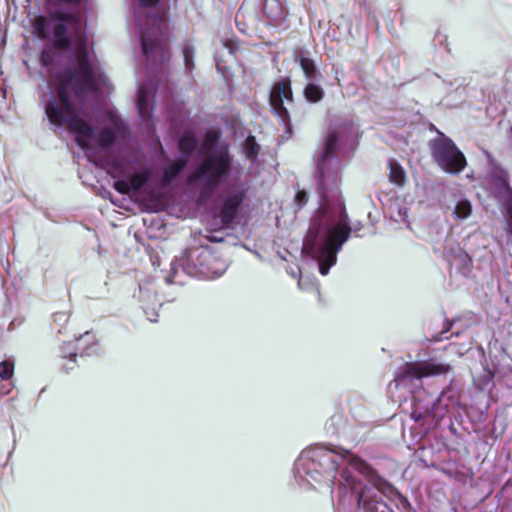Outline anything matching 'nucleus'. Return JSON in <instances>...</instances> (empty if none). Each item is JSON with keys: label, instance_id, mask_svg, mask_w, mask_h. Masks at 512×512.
<instances>
[{"label": "nucleus", "instance_id": "29", "mask_svg": "<svg viewBox=\"0 0 512 512\" xmlns=\"http://www.w3.org/2000/svg\"><path fill=\"white\" fill-rule=\"evenodd\" d=\"M182 53H183L184 64H185L186 69L192 71L194 68V62H193L194 48L192 46L186 45L183 47Z\"/></svg>", "mask_w": 512, "mask_h": 512}, {"label": "nucleus", "instance_id": "1", "mask_svg": "<svg viewBox=\"0 0 512 512\" xmlns=\"http://www.w3.org/2000/svg\"><path fill=\"white\" fill-rule=\"evenodd\" d=\"M75 58L76 70L65 68L53 76L55 96L47 100L44 110L52 125L67 128L76 135L77 145L88 149L95 129L81 118L76 102L83 100L89 92L96 91L98 82L84 42L77 47Z\"/></svg>", "mask_w": 512, "mask_h": 512}, {"label": "nucleus", "instance_id": "11", "mask_svg": "<svg viewBox=\"0 0 512 512\" xmlns=\"http://www.w3.org/2000/svg\"><path fill=\"white\" fill-rule=\"evenodd\" d=\"M53 33V48L60 51H65L71 48L72 39L68 34V26L64 23H55L52 29Z\"/></svg>", "mask_w": 512, "mask_h": 512}, {"label": "nucleus", "instance_id": "10", "mask_svg": "<svg viewBox=\"0 0 512 512\" xmlns=\"http://www.w3.org/2000/svg\"><path fill=\"white\" fill-rule=\"evenodd\" d=\"M245 199L243 191L229 194L222 202L219 217L224 228H233L239 208Z\"/></svg>", "mask_w": 512, "mask_h": 512}, {"label": "nucleus", "instance_id": "30", "mask_svg": "<svg viewBox=\"0 0 512 512\" xmlns=\"http://www.w3.org/2000/svg\"><path fill=\"white\" fill-rule=\"evenodd\" d=\"M113 188L120 194H129L131 191L129 182L125 180H117L113 184Z\"/></svg>", "mask_w": 512, "mask_h": 512}, {"label": "nucleus", "instance_id": "9", "mask_svg": "<svg viewBox=\"0 0 512 512\" xmlns=\"http://www.w3.org/2000/svg\"><path fill=\"white\" fill-rule=\"evenodd\" d=\"M161 37H151L148 33L141 34L142 51L147 61L153 64H162L170 58V49L163 31L159 27Z\"/></svg>", "mask_w": 512, "mask_h": 512}, {"label": "nucleus", "instance_id": "23", "mask_svg": "<svg viewBox=\"0 0 512 512\" xmlns=\"http://www.w3.org/2000/svg\"><path fill=\"white\" fill-rule=\"evenodd\" d=\"M137 107L139 114L143 119H147L150 117L148 97L143 89H139L138 91Z\"/></svg>", "mask_w": 512, "mask_h": 512}, {"label": "nucleus", "instance_id": "19", "mask_svg": "<svg viewBox=\"0 0 512 512\" xmlns=\"http://www.w3.org/2000/svg\"><path fill=\"white\" fill-rule=\"evenodd\" d=\"M295 60L298 61L305 77L308 80H313V79L317 78L318 76L319 77L321 76L313 59H311L309 57L301 56V57H299V59H295Z\"/></svg>", "mask_w": 512, "mask_h": 512}, {"label": "nucleus", "instance_id": "5", "mask_svg": "<svg viewBox=\"0 0 512 512\" xmlns=\"http://www.w3.org/2000/svg\"><path fill=\"white\" fill-rule=\"evenodd\" d=\"M429 147L433 161L446 173L458 174L467 166L463 152L444 134L441 133L440 137L431 140Z\"/></svg>", "mask_w": 512, "mask_h": 512}, {"label": "nucleus", "instance_id": "32", "mask_svg": "<svg viewBox=\"0 0 512 512\" xmlns=\"http://www.w3.org/2000/svg\"><path fill=\"white\" fill-rule=\"evenodd\" d=\"M160 0H139V3L143 7H152L157 5Z\"/></svg>", "mask_w": 512, "mask_h": 512}, {"label": "nucleus", "instance_id": "13", "mask_svg": "<svg viewBox=\"0 0 512 512\" xmlns=\"http://www.w3.org/2000/svg\"><path fill=\"white\" fill-rule=\"evenodd\" d=\"M187 165V159H179L174 161L172 164L166 166L162 175V182L165 185L170 184L185 168Z\"/></svg>", "mask_w": 512, "mask_h": 512}, {"label": "nucleus", "instance_id": "6", "mask_svg": "<svg viewBox=\"0 0 512 512\" xmlns=\"http://www.w3.org/2000/svg\"><path fill=\"white\" fill-rule=\"evenodd\" d=\"M351 227L345 222H339L329 229L324 242L318 249L317 261L319 272L325 276L337 261V253L347 241Z\"/></svg>", "mask_w": 512, "mask_h": 512}, {"label": "nucleus", "instance_id": "38", "mask_svg": "<svg viewBox=\"0 0 512 512\" xmlns=\"http://www.w3.org/2000/svg\"><path fill=\"white\" fill-rule=\"evenodd\" d=\"M63 368H64V369H66V370H73V367H72V366H71V367H68V366L64 365V366H63Z\"/></svg>", "mask_w": 512, "mask_h": 512}, {"label": "nucleus", "instance_id": "25", "mask_svg": "<svg viewBox=\"0 0 512 512\" xmlns=\"http://www.w3.org/2000/svg\"><path fill=\"white\" fill-rule=\"evenodd\" d=\"M82 0H46V4L50 8H66L67 10L78 8Z\"/></svg>", "mask_w": 512, "mask_h": 512}, {"label": "nucleus", "instance_id": "24", "mask_svg": "<svg viewBox=\"0 0 512 512\" xmlns=\"http://www.w3.org/2000/svg\"><path fill=\"white\" fill-rule=\"evenodd\" d=\"M150 174L148 171H142L133 174L129 179L130 188L133 191H139L148 181Z\"/></svg>", "mask_w": 512, "mask_h": 512}, {"label": "nucleus", "instance_id": "27", "mask_svg": "<svg viewBox=\"0 0 512 512\" xmlns=\"http://www.w3.org/2000/svg\"><path fill=\"white\" fill-rule=\"evenodd\" d=\"M14 374V363L13 361L4 360L0 362V379L8 380Z\"/></svg>", "mask_w": 512, "mask_h": 512}, {"label": "nucleus", "instance_id": "18", "mask_svg": "<svg viewBox=\"0 0 512 512\" xmlns=\"http://www.w3.org/2000/svg\"><path fill=\"white\" fill-rule=\"evenodd\" d=\"M338 144V136L335 132H330L324 143V150L321 156L319 157V164H324L325 161L332 157L336 151Z\"/></svg>", "mask_w": 512, "mask_h": 512}, {"label": "nucleus", "instance_id": "34", "mask_svg": "<svg viewBox=\"0 0 512 512\" xmlns=\"http://www.w3.org/2000/svg\"><path fill=\"white\" fill-rule=\"evenodd\" d=\"M94 347L91 346V347H87V348H84L83 351H82V354L86 355V356H89L91 354L94 353Z\"/></svg>", "mask_w": 512, "mask_h": 512}, {"label": "nucleus", "instance_id": "28", "mask_svg": "<svg viewBox=\"0 0 512 512\" xmlns=\"http://www.w3.org/2000/svg\"><path fill=\"white\" fill-rule=\"evenodd\" d=\"M40 63L44 67H52L55 65V54L52 49L45 48L41 51Z\"/></svg>", "mask_w": 512, "mask_h": 512}, {"label": "nucleus", "instance_id": "7", "mask_svg": "<svg viewBox=\"0 0 512 512\" xmlns=\"http://www.w3.org/2000/svg\"><path fill=\"white\" fill-rule=\"evenodd\" d=\"M342 477L346 481L348 488L344 490L345 499L340 502V505H345L346 502H357L356 512H380L385 508V504L377 497L372 488L363 485L360 479L355 474L345 472Z\"/></svg>", "mask_w": 512, "mask_h": 512}, {"label": "nucleus", "instance_id": "2", "mask_svg": "<svg viewBox=\"0 0 512 512\" xmlns=\"http://www.w3.org/2000/svg\"><path fill=\"white\" fill-rule=\"evenodd\" d=\"M350 468L367 477L378 489L381 481L373 469L363 460L346 450H332L317 446L301 453L295 464V477L298 481L313 486L312 481L321 482L322 478L332 483L331 493H338V501L345 499L344 490L348 485L342 474H354Z\"/></svg>", "mask_w": 512, "mask_h": 512}, {"label": "nucleus", "instance_id": "17", "mask_svg": "<svg viewBox=\"0 0 512 512\" xmlns=\"http://www.w3.org/2000/svg\"><path fill=\"white\" fill-rule=\"evenodd\" d=\"M388 167L390 170L389 181L397 186H403L406 182V173L403 167L395 160H391Z\"/></svg>", "mask_w": 512, "mask_h": 512}, {"label": "nucleus", "instance_id": "3", "mask_svg": "<svg viewBox=\"0 0 512 512\" xmlns=\"http://www.w3.org/2000/svg\"><path fill=\"white\" fill-rule=\"evenodd\" d=\"M232 159L227 150L207 155L196 170L188 177V183L194 184L204 180L205 190L217 188L230 173Z\"/></svg>", "mask_w": 512, "mask_h": 512}, {"label": "nucleus", "instance_id": "37", "mask_svg": "<svg viewBox=\"0 0 512 512\" xmlns=\"http://www.w3.org/2000/svg\"><path fill=\"white\" fill-rule=\"evenodd\" d=\"M412 415L415 418V420H417V421L423 417L422 413H418L417 410H414Z\"/></svg>", "mask_w": 512, "mask_h": 512}, {"label": "nucleus", "instance_id": "4", "mask_svg": "<svg viewBox=\"0 0 512 512\" xmlns=\"http://www.w3.org/2000/svg\"><path fill=\"white\" fill-rule=\"evenodd\" d=\"M449 370V365L433 361L405 363L397 369L390 387L394 384L413 393L421 387L424 377L446 374Z\"/></svg>", "mask_w": 512, "mask_h": 512}, {"label": "nucleus", "instance_id": "31", "mask_svg": "<svg viewBox=\"0 0 512 512\" xmlns=\"http://www.w3.org/2000/svg\"><path fill=\"white\" fill-rule=\"evenodd\" d=\"M294 202H295L296 206L299 208H302L303 206H305L308 202L307 192L305 190L297 191V193L294 197Z\"/></svg>", "mask_w": 512, "mask_h": 512}, {"label": "nucleus", "instance_id": "35", "mask_svg": "<svg viewBox=\"0 0 512 512\" xmlns=\"http://www.w3.org/2000/svg\"><path fill=\"white\" fill-rule=\"evenodd\" d=\"M206 239H207L208 241H210V242H213V243L222 241V239H221V238H217V237H215V236H213V235H207V236H206Z\"/></svg>", "mask_w": 512, "mask_h": 512}, {"label": "nucleus", "instance_id": "36", "mask_svg": "<svg viewBox=\"0 0 512 512\" xmlns=\"http://www.w3.org/2000/svg\"><path fill=\"white\" fill-rule=\"evenodd\" d=\"M62 353H63V355H62V357H63V358H69V359H70L71 357L76 356V353H74V352H69V353H67V354H66V353L62 350Z\"/></svg>", "mask_w": 512, "mask_h": 512}, {"label": "nucleus", "instance_id": "22", "mask_svg": "<svg viewBox=\"0 0 512 512\" xmlns=\"http://www.w3.org/2000/svg\"><path fill=\"white\" fill-rule=\"evenodd\" d=\"M243 150L247 158L256 159L260 152V145L252 135L248 136L243 143Z\"/></svg>", "mask_w": 512, "mask_h": 512}, {"label": "nucleus", "instance_id": "39", "mask_svg": "<svg viewBox=\"0 0 512 512\" xmlns=\"http://www.w3.org/2000/svg\"><path fill=\"white\" fill-rule=\"evenodd\" d=\"M83 335H81L79 338L78 337H75V340L78 341L80 338H82Z\"/></svg>", "mask_w": 512, "mask_h": 512}, {"label": "nucleus", "instance_id": "14", "mask_svg": "<svg viewBox=\"0 0 512 512\" xmlns=\"http://www.w3.org/2000/svg\"><path fill=\"white\" fill-rule=\"evenodd\" d=\"M198 140L193 132H185L178 141V149L186 157H189L196 149Z\"/></svg>", "mask_w": 512, "mask_h": 512}, {"label": "nucleus", "instance_id": "16", "mask_svg": "<svg viewBox=\"0 0 512 512\" xmlns=\"http://www.w3.org/2000/svg\"><path fill=\"white\" fill-rule=\"evenodd\" d=\"M491 183L499 188L505 190L512 197V188L509 184L508 172L502 168L496 169L491 175Z\"/></svg>", "mask_w": 512, "mask_h": 512}, {"label": "nucleus", "instance_id": "8", "mask_svg": "<svg viewBox=\"0 0 512 512\" xmlns=\"http://www.w3.org/2000/svg\"><path fill=\"white\" fill-rule=\"evenodd\" d=\"M284 100L293 102L294 96L291 87V80L288 77L282 78L273 83L269 94V105L273 115L283 124L287 132H291V118L288 109L284 106Z\"/></svg>", "mask_w": 512, "mask_h": 512}, {"label": "nucleus", "instance_id": "33", "mask_svg": "<svg viewBox=\"0 0 512 512\" xmlns=\"http://www.w3.org/2000/svg\"><path fill=\"white\" fill-rule=\"evenodd\" d=\"M216 139V135L213 132L207 133L205 137L206 142H213Z\"/></svg>", "mask_w": 512, "mask_h": 512}, {"label": "nucleus", "instance_id": "15", "mask_svg": "<svg viewBox=\"0 0 512 512\" xmlns=\"http://www.w3.org/2000/svg\"><path fill=\"white\" fill-rule=\"evenodd\" d=\"M48 18L44 15H37L31 22L32 34L38 39L44 40L48 38Z\"/></svg>", "mask_w": 512, "mask_h": 512}, {"label": "nucleus", "instance_id": "21", "mask_svg": "<svg viewBox=\"0 0 512 512\" xmlns=\"http://www.w3.org/2000/svg\"><path fill=\"white\" fill-rule=\"evenodd\" d=\"M117 139L116 133L109 127H104L98 135V145L102 149L112 146Z\"/></svg>", "mask_w": 512, "mask_h": 512}, {"label": "nucleus", "instance_id": "12", "mask_svg": "<svg viewBox=\"0 0 512 512\" xmlns=\"http://www.w3.org/2000/svg\"><path fill=\"white\" fill-rule=\"evenodd\" d=\"M65 8H51L49 11V18L56 23L68 24H79L80 16L77 13L68 12Z\"/></svg>", "mask_w": 512, "mask_h": 512}, {"label": "nucleus", "instance_id": "26", "mask_svg": "<svg viewBox=\"0 0 512 512\" xmlns=\"http://www.w3.org/2000/svg\"><path fill=\"white\" fill-rule=\"evenodd\" d=\"M472 211V207L469 201L462 200L456 204L454 214L457 218L465 219L467 218Z\"/></svg>", "mask_w": 512, "mask_h": 512}, {"label": "nucleus", "instance_id": "20", "mask_svg": "<svg viewBox=\"0 0 512 512\" xmlns=\"http://www.w3.org/2000/svg\"><path fill=\"white\" fill-rule=\"evenodd\" d=\"M305 99L310 103H318L324 98V90L320 85L308 83L303 90Z\"/></svg>", "mask_w": 512, "mask_h": 512}]
</instances>
